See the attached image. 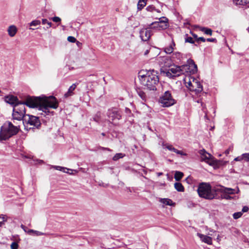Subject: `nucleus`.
Instances as JSON below:
<instances>
[{
	"instance_id": "obj_1",
	"label": "nucleus",
	"mask_w": 249,
	"mask_h": 249,
	"mask_svg": "<svg viewBox=\"0 0 249 249\" xmlns=\"http://www.w3.org/2000/svg\"><path fill=\"white\" fill-rule=\"evenodd\" d=\"M25 105L30 107H39L40 110L46 113L49 107L56 108L58 107V103L56 99L53 96L49 97L28 96L22 103L16 104L14 106L12 113L14 120L23 121L26 116Z\"/></svg>"
},
{
	"instance_id": "obj_2",
	"label": "nucleus",
	"mask_w": 249,
	"mask_h": 249,
	"mask_svg": "<svg viewBox=\"0 0 249 249\" xmlns=\"http://www.w3.org/2000/svg\"><path fill=\"white\" fill-rule=\"evenodd\" d=\"M158 72L154 70L147 71H141L139 73V77L141 84L149 90H156L159 82Z\"/></svg>"
},
{
	"instance_id": "obj_3",
	"label": "nucleus",
	"mask_w": 249,
	"mask_h": 249,
	"mask_svg": "<svg viewBox=\"0 0 249 249\" xmlns=\"http://www.w3.org/2000/svg\"><path fill=\"white\" fill-rule=\"evenodd\" d=\"M186 87L192 92V96L200 97L203 92V86L199 80L190 76H186L184 79Z\"/></svg>"
},
{
	"instance_id": "obj_4",
	"label": "nucleus",
	"mask_w": 249,
	"mask_h": 249,
	"mask_svg": "<svg viewBox=\"0 0 249 249\" xmlns=\"http://www.w3.org/2000/svg\"><path fill=\"white\" fill-rule=\"evenodd\" d=\"M215 186L212 188L209 183H201L199 185L197 191L199 196L201 197L207 199L219 198V196L217 192L215 191Z\"/></svg>"
},
{
	"instance_id": "obj_5",
	"label": "nucleus",
	"mask_w": 249,
	"mask_h": 249,
	"mask_svg": "<svg viewBox=\"0 0 249 249\" xmlns=\"http://www.w3.org/2000/svg\"><path fill=\"white\" fill-rule=\"evenodd\" d=\"M19 126H15L10 122H5L1 127L0 132V141H5L19 131Z\"/></svg>"
},
{
	"instance_id": "obj_6",
	"label": "nucleus",
	"mask_w": 249,
	"mask_h": 249,
	"mask_svg": "<svg viewBox=\"0 0 249 249\" xmlns=\"http://www.w3.org/2000/svg\"><path fill=\"white\" fill-rule=\"evenodd\" d=\"M22 123L27 129L34 127L38 128L40 125V122L38 117L30 115H26Z\"/></svg>"
},
{
	"instance_id": "obj_7",
	"label": "nucleus",
	"mask_w": 249,
	"mask_h": 249,
	"mask_svg": "<svg viewBox=\"0 0 249 249\" xmlns=\"http://www.w3.org/2000/svg\"><path fill=\"white\" fill-rule=\"evenodd\" d=\"M159 102L163 107H169L175 104V100L172 97L170 92L166 91L160 97Z\"/></svg>"
},
{
	"instance_id": "obj_8",
	"label": "nucleus",
	"mask_w": 249,
	"mask_h": 249,
	"mask_svg": "<svg viewBox=\"0 0 249 249\" xmlns=\"http://www.w3.org/2000/svg\"><path fill=\"white\" fill-rule=\"evenodd\" d=\"M181 66L182 74L194 73L197 71V66L192 59H189L187 64Z\"/></svg>"
},
{
	"instance_id": "obj_9",
	"label": "nucleus",
	"mask_w": 249,
	"mask_h": 249,
	"mask_svg": "<svg viewBox=\"0 0 249 249\" xmlns=\"http://www.w3.org/2000/svg\"><path fill=\"white\" fill-rule=\"evenodd\" d=\"M164 20L159 19V21H156L152 23L149 25V28L151 29H157L158 30H165L168 27V19L163 17Z\"/></svg>"
},
{
	"instance_id": "obj_10",
	"label": "nucleus",
	"mask_w": 249,
	"mask_h": 249,
	"mask_svg": "<svg viewBox=\"0 0 249 249\" xmlns=\"http://www.w3.org/2000/svg\"><path fill=\"white\" fill-rule=\"evenodd\" d=\"M199 153L200 155L201 161H204L210 165L216 164V160H214L213 156L207 153L204 149L200 150Z\"/></svg>"
},
{
	"instance_id": "obj_11",
	"label": "nucleus",
	"mask_w": 249,
	"mask_h": 249,
	"mask_svg": "<svg viewBox=\"0 0 249 249\" xmlns=\"http://www.w3.org/2000/svg\"><path fill=\"white\" fill-rule=\"evenodd\" d=\"M107 116L110 121L113 122L121 119L122 116L119 111L116 108H111L108 110Z\"/></svg>"
},
{
	"instance_id": "obj_12",
	"label": "nucleus",
	"mask_w": 249,
	"mask_h": 249,
	"mask_svg": "<svg viewBox=\"0 0 249 249\" xmlns=\"http://www.w3.org/2000/svg\"><path fill=\"white\" fill-rule=\"evenodd\" d=\"M181 74V66H173L166 72L167 76L171 77L178 76Z\"/></svg>"
},
{
	"instance_id": "obj_13",
	"label": "nucleus",
	"mask_w": 249,
	"mask_h": 249,
	"mask_svg": "<svg viewBox=\"0 0 249 249\" xmlns=\"http://www.w3.org/2000/svg\"><path fill=\"white\" fill-rule=\"evenodd\" d=\"M214 190L215 192H217L218 194V193H226L229 195L237 194L239 191V189L235 190V189L230 188H226L221 185L216 186Z\"/></svg>"
},
{
	"instance_id": "obj_14",
	"label": "nucleus",
	"mask_w": 249,
	"mask_h": 249,
	"mask_svg": "<svg viewBox=\"0 0 249 249\" xmlns=\"http://www.w3.org/2000/svg\"><path fill=\"white\" fill-rule=\"evenodd\" d=\"M157 59L159 61V64L161 67H169L172 61L171 58L167 56L159 57Z\"/></svg>"
},
{
	"instance_id": "obj_15",
	"label": "nucleus",
	"mask_w": 249,
	"mask_h": 249,
	"mask_svg": "<svg viewBox=\"0 0 249 249\" xmlns=\"http://www.w3.org/2000/svg\"><path fill=\"white\" fill-rule=\"evenodd\" d=\"M149 27L147 29H142L140 31V37L144 41H147L151 36Z\"/></svg>"
},
{
	"instance_id": "obj_16",
	"label": "nucleus",
	"mask_w": 249,
	"mask_h": 249,
	"mask_svg": "<svg viewBox=\"0 0 249 249\" xmlns=\"http://www.w3.org/2000/svg\"><path fill=\"white\" fill-rule=\"evenodd\" d=\"M176 48V44L173 39H172V41L171 43L167 46L164 48V52L166 54H171L173 53L174 50Z\"/></svg>"
},
{
	"instance_id": "obj_17",
	"label": "nucleus",
	"mask_w": 249,
	"mask_h": 249,
	"mask_svg": "<svg viewBox=\"0 0 249 249\" xmlns=\"http://www.w3.org/2000/svg\"><path fill=\"white\" fill-rule=\"evenodd\" d=\"M5 101L6 102L14 105V106L18 103H22L21 102H18V100L17 97L13 95H8L5 97Z\"/></svg>"
},
{
	"instance_id": "obj_18",
	"label": "nucleus",
	"mask_w": 249,
	"mask_h": 249,
	"mask_svg": "<svg viewBox=\"0 0 249 249\" xmlns=\"http://www.w3.org/2000/svg\"><path fill=\"white\" fill-rule=\"evenodd\" d=\"M197 235L200 238L202 242L209 245L212 244V238L211 237L203 235L199 233H197Z\"/></svg>"
},
{
	"instance_id": "obj_19",
	"label": "nucleus",
	"mask_w": 249,
	"mask_h": 249,
	"mask_svg": "<svg viewBox=\"0 0 249 249\" xmlns=\"http://www.w3.org/2000/svg\"><path fill=\"white\" fill-rule=\"evenodd\" d=\"M164 146H165V148H167V149H168L169 150L173 151L174 152H175L178 154L180 155L181 156L186 155V154L185 153H183L181 151L178 150V149H176L172 145L165 144Z\"/></svg>"
},
{
	"instance_id": "obj_20",
	"label": "nucleus",
	"mask_w": 249,
	"mask_h": 249,
	"mask_svg": "<svg viewBox=\"0 0 249 249\" xmlns=\"http://www.w3.org/2000/svg\"><path fill=\"white\" fill-rule=\"evenodd\" d=\"M77 86L76 84H73L69 89L68 91L65 93L64 97L68 98L72 96L74 94L73 91L75 90Z\"/></svg>"
},
{
	"instance_id": "obj_21",
	"label": "nucleus",
	"mask_w": 249,
	"mask_h": 249,
	"mask_svg": "<svg viewBox=\"0 0 249 249\" xmlns=\"http://www.w3.org/2000/svg\"><path fill=\"white\" fill-rule=\"evenodd\" d=\"M17 28L15 25L10 26L7 29L8 35L11 37L14 36L17 34Z\"/></svg>"
},
{
	"instance_id": "obj_22",
	"label": "nucleus",
	"mask_w": 249,
	"mask_h": 249,
	"mask_svg": "<svg viewBox=\"0 0 249 249\" xmlns=\"http://www.w3.org/2000/svg\"><path fill=\"white\" fill-rule=\"evenodd\" d=\"M171 58L173 61H176V60L181 61L183 59V55L178 52H176L173 53Z\"/></svg>"
},
{
	"instance_id": "obj_23",
	"label": "nucleus",
	"mask_w": 249,
	"mask_h": 249,
	"mask_svg": "<svg viewBox=\"0 0 249 249\" xmlns=\"http://www.w3.org/2000/svg\"><path fill=\"white\" fill-rule=\"evenodd\" d=\"M51 168H54V169H55L56 170L62 171V172H63L64 173H69L70 174H72V173H70V172H68V171H73L72 170L70 169H68V168H65V167H61V166H60L52 165Z\"/></svg>"
},
{
	"instance_id": "obj_24",
	"label": "nucleus",
	"mask_w": 249,
	"mask_h": 249,
	"mask_svg": "<svg viewBox=\"0 0 249 249\" xmlns=\"http://www.w3.org/2000/svg\"><path fill=\"white\" fill-rule=\"evenodd\" d=\"M160 201L165 205L173 206L175 204L172 200L169 198H160Z\"/></svg>"
},
{
	"instance_id": "obj_25",
	"label": "nucleus",
	"mask_w": 249,
	"mask_h": 249,
	"mask_svg": "<svg viewBox=\"0 0 249 249\" xmlns=\"http://www.w3.org/2000/svg\"><path fill=\"white\" fill-rule=\"evenodd\" d=\"M27 233L30 235L36 236H40L44 234V233L42 232L37 231H35L33 230H28Z\"/></svg>"
},
{
	"instance_id": "obj_26",
	"label": "nucleus",
	"mask_w": 249,
	"mask_h": 249,
	"mask_svg": "<svg viewBox=\"0 0 249 249\" xmlns=\"http://www.w3.org/2000/svg\"><path fill=\"white\" fill-rule=\"evenodd\" d=\"M146 4V0H139L137 8L139 10H141Z\"/></svg>"
},
{
	"instance_id": "obj_27",
	"label": "nucleus",
	"mask_w": 249,
	"mask_h": 249,
	"mask_svg": "<svg viewBox=\"0 0 249 249\" xmlns=\"http://www.w3.org/2000/svg\"><path fill=\"white\" fill-rule=\"evenodd\" d=\"M175 189L178 192H183L184 190V187L181 183L176 182L174 184Z\"/></svg>"
},
{
	"instance_id": "obj_28",
	"label": "nucleus",
	"mask_w": 249,
	"mask_h": 249,
	"mask_svg": "<svg viewBox=\"0 0 249 249\" xmlns=\"http://www.w3.org/2000/svg\"><path fill=\"white\" fill-rule=\"evenodd\" d=\"M233 2L236 5H245L249 2V0H233Z\"/></svg>"
},
{
	"instance_id": "obj_29",
	"label": "nucleus",
	"mask_w": 249,
	"mask_h": 249,
	"mask_svg": "<svg viewBox=\"0 0 249 249\" xmlns=\"http://www.w3.org/2000/svg\"><path fill=\"white\" fill-rule=\"evenodd\" d=\"M218 196H219V198H224L226 199H231V197L230 196V195L226 193H218Z\"/></svg>"
},
{
	"instance_id": "obj_30",
	"label": "nucleus",
	"mask_w": 249,
	"mask_h": 249,
	"mask_svg": "<svg viewBox=\"0 0 249 249\" xmlns=\"http://www.w3.org/2000/svg\"><path fill=\"white\" fill-rule=\"evenodd\" d=\"M183 176V173L179 171H176L175 174V178L176 180H180Z\"/></svg>"
},
{
	"instance_id": "obj_31",
	"label": "nucleus",
	"mask_w": 249,
	"mask_h": 249,
	"mask_svg": "<svg viewBox=\"0 0 249 249\" xmlns=\"http://www.w3.org/2000/svg\"><path fill=\"white\" fill-rule=\"evenodd\" d=\"M200 30L207 35L210 36L212 35V30L211 29L203 27L201 28Z\"/></svg>"
},
{
	"instance_id": "obj_32",
	"label": "nucleus",
	"mask_w": 249,
	"mask_h": 249,
	"mask_svg": "<svg viewBox=\"0 0 249 249\" xmlns=\"http://www.w3.org/2000/svg\"><path fill=\"white\" fill-rule=\"evenodd\" d=\"M124 156V154L122 153H117L113 158L114 160H117L120 158H122Z\"/></svg>"
},
{
	"instance_id": "obj_33",
	"label": "nucleus",
	"mask_w": 249,
	"mask_h": 249,
	"mask_svg": "<svg viewBox=\"0 0 249 249\" xmlns=\"http://www.w3.org/2000/svg\"><path fill=\"white\" fill-rule=\"evenodd\" d=\"M243 160L246 162H249V153L242 154Z\"/></svg>"
},
{
	"instance_id": "obj_34",
	"label": "nucleus",
	"mask_w": 249,
	"mask_h": 249,
	"mask_svg": "<svg viewBox=\"0 0 249 249\" xmlns=\"http://www.w3.org/2000/svg\"><path fill=\"white\" fill-rule=\"evenodd\" d=\"M100 117L101 113L99 112H97L95 116L93 117V120L96 122H99L100 120Z\"/></svg>"
},
{
	"instance_id": "obj_35",
	"label": "nucleus",
	"mask_w": 249,
	"mask_h": 249,
	"mask_svg": "<svg viewBox=\"0 0 249 249\" xmlns=\"http://www.w3.org/2000/svg\"><path fill=\"white\" fill-rule=\"evenodd\" d=\"M242 212H241L235 213L233 214V217L234 219H236L240 218L242 215Z\"/></svg>"
},
{
	"instance_id": "obj_36",
	"label": "nucleus",
	"mask_w": 249,
	"mask_h": 249,
	"mask_svg": "<svg viewBox=\"0 0 249 249\" xmlns=\"http://www.w3.org/2000/svg\"><path fill=\"white\" fill-rule=\"evenodd\" d=\"M40 24V21L39 20H35L32 21L30 23V26H36L39 25Z\"/></svg>"
},
{
	"instance_id": "obj_37",
	"label": "nucleus",
	"mask_w": 249,
	"mask_h": 249,
	"mask_svg": "<svg viewBox=\"0 0 249 249\" xmlns=\"http://www.w3.org/2000/svg\"><path fill=\"white\" fill-rule=\"evenodd\" d=\"M7 216L5 215H0V222H3V225L4 224V222L7 221Z\"/></svg>"
},
{
	"instance_id": "obj_38",
	"label": "nucleus",
	"mask_w": 249,
	"mask_h": 249,
	"mask_svg": "<svg viewBox=\"0 0 249 249\" xmlns=\"http://www.w3.org/2000/svg\"><path fill=\"white\" fill-rule=\"evenodd\" d=\"M42 22L43 24H47L49 25V27H51L52 25V23L51 22H49L46 19H42Z\"/></svg>"
},
{
	"instance_id": "obj_39",
	"label": "nucleus",
	"mask_w": 249,
	"mask_h": 249,
	"mask_svg": "<svg viewBox=\"0 0 249 249\" xmlns=\"http://www.w3.org/2000/svg\"><path fill=\"white\" fill-rule=\"evenodd\" d=\"M155 10V7L153 5H149L146 7V10L149 12H152Z\"/></svg>"
},
{
	"instance_id": "obj_40",
	"label": "nucleus",
	"mask_w": 249,
	"mask_h": 249,
	"mask_svg": "<svg viewBox=\"0 0 249 249\" xmlns=\"http://www.w3.org/2000/svg\"><path fill=\"white\" fill-rule=\"evenodd\" d=\"M67 39L69 42H72V43H74L76 41V38L71 36H68Z\"/></svg>"
},
{
	"instance_id": "obj_41",
	"label": "nucleus",
	"mask_w": 249,
	"mask_h": 249,
	"mask_svg": "<svg viewBox=\"0 0 249 249\" xmlns=\"http://www.w3.org/2000/svg\"><path fill=\"white\" fill-rule=\"evenodd\" d=\"M18 247V244L16 242H13L11 245V249H17Z\"/></svg>"
},
{
	"instance_id": "obj_42",
	"label": "nucleus",
	"mask_w": 249,
	"mask_h": 249,
	"mask_svg": "<svg viewBox=\"0 0 249 249\" xmlns=\"http://www.w3.org/2000/svg\"><path fill=\"white\" fill-rule=\"evenodd\" d=\"M52 20L55 22H59L61 21V18L58 17H54L52 18Z\"/></svg>"
},
{
	"instance_id": "obj_43",
	"label": "nucleus",
	"mask_w": 249,
	"mask_h": 249,
	"mask_svg": "<svg viewBox=\"0 0 249 249\" xmlns=\"http://www.w3.org/2000/svg\"><path fill=\"white\" fill-rule=\"evenodd\" d=\"M185 41H186V42H189L191 43H194V41L193 38L191 37H187V38H186Z\"/></svg>"
},
{
	"instance_id": "obj_44",
	"label": "nucleus",
	"mask_w": 249,
	"mask_h": 249,
	"mask_svg": "<svg viewBox=\"0 0 249 249\" xmlns=\"http://www.w3.org/2000/svg\"><path fill=\"white\" fill-rule=\"evenodd\" d=\"M235 161H242L243 160V157H242V155H241V156H238L236 158H235L234 160Z\"/></svg>"
},
{
	"instance_id": "obj_45",
	"label": "nucleus",
	"mask_w": 249,
	"mask_h": 249,
	"mask_svg": "<svg viewBox=\"0 0 249 249\" xmlns=\"http://www.w3.org/2000/svg\"><path fill=\"white\" fill-rule=\"evenodd\" d=\"M205 40H206V39L204 37H200L197 38L196 41H197L198 42H199V41L205 42Z\"/></svg>"
},
{
	"instance_id": "obj_46",
	"label": "nucleus",
	"mask_w": 249,
	"mask_h": 249,
	"mask_svg": "<svg viewBox=\"0 0 249 249\" xmlns=\"http://www.w3.org/2000/svg\"><path fill=\"white\" fill-rule=\"evenodd\" d=\"M249 211V208L247 206L243 207L242 212L243 213L247 212Z\"/></svg>"
},
{
	"instance_id": "obj_47",
	"label": "nucleus",
	"mask_w": 249,
	"mask_h": 249,
	"mask_svg": "<svg viewBox=\"0 0 249 249\" xmlns=\"http://www.w3.org/2000/svg\"><path fill=\"white\" fill-rule=\"evenodd\" d=\"M139 95L141 97V98H142L143 100H144V98H145V94H144L143 92H140L139 93Z\"/></svg>"
},
{
	"instance_id": "obj_48",
	"label": "nucleus",
	"mask_w": 249,
	"mask_h": 249,
	"mask_svg": "<svg viewBox=\"0 0 249 249\" xmlns=\"http://www.w3.org/2000/svg\"><path fill=\"white\" fill-rule=\"evenodd\" d=\"M21 227L25 232H27V231H28L27 228L25 226L21 225Z\"/></svg>"
},
{
	"instance_id": "obj_49",
	"label": "nucleus",
	"mask_w": 249,
	"mask_h": 249,
	"mask_svg": "<svg viewBox=\"0 0 249 249\" xmlns=\"http://www.w3.org/2000/svg\"><path fill=\"white\" fill-rule=\"evenodd\" d=\"M207 40L209 42H215L216 41V39H215V38H208L207 39Z\"/></svg>"
},
{
	"instance_id": "obj_50",
	"label": "nucleus",
	"mask_w": 249,
	"mask_h": 249,
	"mask_svg": "<svg viewBox=\"0 0 249 249\" xmlns=\"http://www.w3.org/2000/svg\"><path fill=\"white\" fill-rule=\"evenodd\" d=\"M192 36H193L194 38H195V39H196V40H197V38H198L197 37V36L196 35V34H192Z\"/></svg>"
},
{
	"instance_id": "obj_51",
	"label": "nucleus",
	"mask_w": 249,
	"mask_h": 249,
	"mask_svg": "<svg viewBox=\"0 0 249 249\" xmlns=\"http://www.w3.org/2000/svg\"><path fill=\"white\" fill-rule=\"evenodd\" d=\"M125 112L126 113H129L130 112V110L127 108H125Z\"/></svg>"
},
{
	"instance_id": "obj_52",
	"label": "nucleus",
	"mask_w": 249,
	"mask_h": 249,
	"mask_svg": "<svg viewBox=\"0 0 249 249\" xmlns=\"http://www.w3.org/2000/svg\"><path fill=\"white\" fill-rule=\"evenodd\" d=\"M102 149H105V150H107L110 151V149H109V148H103V147H102Z\"/></svg>"
},
{
	"instance_id": "obj_53",
	"label": "nucleus",
	"mask_w": 249,
	"mask_h": 249,
	"mask_svg": "<svg viewBox=\"0 0 249 249\" xmlns=\"http://www.w3.org/2000/svg\"><path fill=\"white\" fill-rule=\"evenodd\" d=\"M225 153L226 154H228L229 153V150H227L226 151H225Z\"/></svg>"
},
{
	"instance_id": "obj_54",
	"label": "nucleus",
	"mask_w": 249,
	"mask_h": 249,
	"mask_svg": "<svg viewBox=\"0 0 249 249\" xmlns=\"http://www.w3.org/2000/svg\"><path fill=\"white\" fill-rule=\"evenodd\" d=\"M162 175V173H161V172H160V173H158V176H161V175Z\"/></svg>"
},
{
	"instance_id": "obj_55",
	"label": "nucleus",
	"mask_w": 249,
	"mask_h": 249,
	"mask_svg": "<svg viewBox=\"0 0 249 249\" xmlns=\"http://www.w3.org/2000/svg\"><path fill=\"white\" fill-rule=\"evenodd\" d=\"M3 226V222H0V227H2Z\"/></svg>"
},
{
	"instance_id": "obj_56",
	"label": "nucleus",
	"mask_w": 249,
	"mask_h": 249,
	"mask_svg": "<svg viewBox=\"0 0 249 249\" xmlns=\"http://www.w3.org/2000/svg\"><path fill=\"white\" fill-rule=\"evenodd\" d=\"M154 11H157V12H158V13L160 12V10H157V9H156V8H155V10Z\"/></svg>"
},
{
	"instance_id": "obj_57",
	"label": "nucleus",
	"mask_w": 249,
	"mask_h": 249,
	"mask_svg": "<svg viewBox=\"0 0 249 249\" xmlns=\"http://www.w3.org/2000/svg\"><path fill=\"white\" fill-rule=\"evenodd\" d=\"M30 30H34V29L32 28H30Z\"/></svg>"
},
{
	"instance_id": "obj_58",
	"label": "nucleus",
	"mask_w": 249,
	"mask_h": 249,
	"mask_svg": "<svg viewBox=\"0 0 249 249\" xmlns=\"http://www.w3.org/2000/svg\"><path fill=\"white\" fill-rule=\"evenodd\" d=\"M102 135H103V136H104V135H105V134H104V133H102Z\"/></svg>"
}]
</instances>
